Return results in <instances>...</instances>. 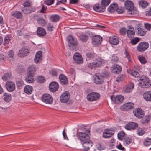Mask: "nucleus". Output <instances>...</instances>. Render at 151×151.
Instances as JSON below:
<instances>
[{"instance_id":"nucleus-1","label":"nucleus","mask_w":151,"mask_h":151,"mask_svg":"<svg viewBox=\"0 0 151 151\" xmlns=\"http://www.w3.org/2000/svg\"><path fill=\"white\" fill-rule=\"evenodd\" d=\"M77 137L81 142V143L83 142H86L87 141L90 140L89 136L86 133L83 132H77Z\"/></svg>"},{"instance_id":"nucleus-2","label":"nucleus","mask_w":151,"mask_h":151,"mask_svg":"<svg viewBox=\"0 0 151 151\" xmlns=\"http://www.w3.org/2000/svg\"><path fill=\"white\" fill-rule=\"evenodd\" d=\"M100 97V95L98 93L92 92L88 93L86 98L88 101H93L98 100Z\"/></svg>"},{"instance_id":"nucleus-3","label":"nucleus","mask_w":151,"mask_h":151,"mask_svg":"<svg viewBox=\"0 0 151 151\" xmlns=\"http://www.w3.org/2000/svg\"><path fill=\"white\" fill-rule=\"evenodd\" d=\"M41 98L43 102L47 104H51L53 102V97L49 94L45 93L43 94Z\"/></svg>"},{"instance_id":"nucleus-4","label":"nucleus","mask_w":151,"mask_h":151,"mask_svg":"<svg viewBox=\"0 0 151 151\" xmlns=\"http://www.w3.org/2000/svg\"><path fill=\"white\" fill-rule=\"evenodd\" d=\"M149 45L146 42H142L139 43L137 47V49L139 52H143L149 47Z\"/></svg>"},{"instance_id":"nucleus-5","label":"nucleus","mask_w":151,"mask_h":151,"mask_svg":"<svg viewBox=\"0 0 151 151\" xmlns=\"http://www.w3.org/2000/svg\"><path fill=\"white\" fill-rule=\"evenodd\" d=\"M134 115L137 118L141 119L145 116L144 111L140 108H135L133 111Z\"/></svg>"},{"instance_id":"nucleus-6","label":"nucleus","mask_w":151,"mask_h":151,"mask_svg":"<svg viewBox=\"0 0 151 151\" xmlns=\"http://www.w3.org/2000/svg\"><path fill=\"white\" fill-rule=\"evenodd\" d=\"M70 93L68 91L63 92L61 95L60 99V101L62 103L67 102L70 97Z\"/></svg>"},{"instance_id":"nucleus-7","label":"nucleus","mask_w":151,"mask_h":151,"mask_svg":"<svg viewBox=\"0 0 151 151\" xmlns=\"http://www.w3.org/2000/svg\"><path fill=\"white\" fill-rule=\"evenodd\" d=\"M134 107L133 103L129 102L126 103L123 105L121 107V109L123 111H129L132 109Z\"/></svg>"},{"instance_id":"nucleus-8","label":"nucleus","mask_w":151,"mask_h":151,"mask_svg":"<svg viewBox=\"0 0 151 151\" xmlns=\"http://www.w3.org/2000/svg\"><path fill=\"white\" fill-rule=\"evenodd\" d=\"M5 86L8 92H13L15 89V84L12 81H7L5 83Z\"/></svg>"},{"instance_id":"nucleus-9","label":"nucleus","mask_w":151,"mask_h":151,"mask_svg":"<svg viewBox=\"0 0 151 151\" xmlns=\"http://www.w3.org/2000/svg\"><path fill=\"white\" fill-rule=\"evenodd\" d=\"M73 59L75 63L78 64H81L83 62L81 55L79 53H75L73 56Z\"/></svg>"},{"instance_id":"nucleus-10","label":"nucleus","mask_w":151,"mask_h":151,"mask_svg":"<svg viewBox=\"0 0 151 151\" xmlns=\"http://www.w3.org/2000/svg\"><path fill=\"white\" fill-rule=\"evenodd\" d=\"M137 123L133 122H129L124 126L125 128L128 130H134L138 127Z\"/></svg>"},{"instance_id":"nucleus-11","label":"nucleus","mask_w":151,"mask_h":151,"mask_svg":"<svg viewBox=\"0 0 151 151\" xmlns=\"http://www.w3.org/2000/svg\"><path fill=\"white\" fill-rule=\"evenodd\" d=\"M111 99L115 103L119 104L123 102L124 99V97L121 95H117L115 96L114 95L111 96Z\"/></svg>"},{"instance_id":"nucleus-12","label":"nucleus","mask_w":151,"mask_h":151,"mask_svg":"<svg viewBox=\"0 0 151 151\" xmlns=\"http://www.w3.org/2000/svg\"><path fill=\"white\" fill-rule=\"evenodd\" d=\"M49 87L50 91L55 92L58 90L59 88V85L56 82L53 81L49 84Z\"/></svg>"},{"instance_id":"nucleus-13","label":"nucleus","mask_w":151,"mask_h":151,"mask_svg":"<svg viewBox=\"0 0 151 151\" xmlns=\"http://www.w3.org/2000/svg\"><path fill=\"white\" fill-rule=\"evenodd\" d=\"M29 51L28 47H23L19 50L18 55L20 56H26L29 53Z\"/></svg>"},{"instance_id":"nucleus-14","label":"nucleus","mask_w":151,"mask_h":151,"mask_svg":"<svg viewBox=\"0 0 151 151\" xmlns=\"http://www.w3.org/2000/svg\"><path fill=\"white\" fill-rule=\"evenodd\" d=\"M104 76L101 75H96L94 79V83L97 84H100L104 82Z\"/></svg>"},{"instance_id":"nucleus-15","label":"nucleus","mask_w":151,"mask_h":151,"mask_svg":"<svg viewBox=\"0 0 151 151\" xmlns=\"http://www.w3.org/2000/svg\"><path fill=\"white\" fill-rule=\"evenodd\" d=\"M111 70L113 73L118 74L121 72L122 67L119 65L116 64L112 66Z\"/></svg>"},{"instance_id":"nucleus-16","label":"nucleus","mask_w":151,"mask_h":151,"mask_svg":"<svg viewBox=\"0 0 151 151\" xmlns=\"http://www.w3.org/2000/svg\"><path fill=\"white\" fill-rule=\"evenodd\" d=\"M102 38L99 35L93 36L92 38V42L93 44L96 45L100 44Z\"/></svg>"},{"instance_id":"nucleus-17","label":"nucleus","mask_w":151,"mask_h":151,"mask_svg":"<svg viewBox=\"0 0 151 151\" xmlns=\"http://www.w3.org/2000/svg\"><path fill=\"white\" fill-rule=\"evenodd\" d=\"M93 10L98 12H101L105 11V9L99 3H96L93 6Z\"/></svg>"},{"instance_id":"nucleus-18","label":"nucleus","mask_w":151,"mask_h":151,"mask_svg":"<svg viewBox=\"0 0 151 151\" xmlns=\"http://www.w3.org/2000/svg\"><path fill=\"white\" fill-rule=\"evenodd\" d=\"M67 39L68 42L70 44V46L76 47L77 44L78 42L75 40L72 36L69 35L67 37Z\"/></svg>"},{"instance_id":"nucleus-19","label":"nucleus","mask_w":151,"mask_h":151,"mask_svg":"<svg viewBox=\"0 0 151 151\" xmlns=\"http://www.w3.org/2000/svg\"><path fill=\"white\" fill-rule=\"evenodd\" d=\"M83 150L85 151H88L89 150L90 147L92 146L93 143L90 140L86 142L82 143Z\"/></svg>"},{"instance_id":"nucleus-20","label":"nucleus","mask_w":151,"mask_h":151,"mask_svg":"<svg viewBox=\"0 0 151 151\" xmlns=\"http://www.w3.org/2000/svg\"><path fill=\"white\" fill-rule=\"evenodd\" d=\"M59 78L60 83L63 85H67L68 83V79L66 76L63 74H61Z\"/></svg>"},{"instance_id":"nucleus-21","label":"nucleus","mask_w":151,"mask_h":151,"mask_svg":"<svg viewBox=\"0 0 151 151\" xmlns=\"http://www.w3.org/2000/svg\"><path fill=\"white\" fill-rule=\"evenodd\" d=\"M36 32L38 36L41 37H44L46 35L45 30L41 27H39L37 28Z\"/></svg>"},{"instance_id":"nucleus-22","label":"nucleus","mask_w":151,"mask_h":151,"mask_svg":"<svg viewBox=\"0 0 151 151\" xmlns=\"http://www.w3.org/2000/svg\"><path fill=\"white\" fill-rule=\"evenodd\" d=\"M109 41L111 44L114 45H117L119 42V40L118 37L115 36H110Z\"/></svg>"},{"instance_id":"nucleus-23","label":"nucleus","mask_w":151,"mask_h":151,"mask_svg":"<svg viewBox=\"0 0 151 151\" xmlns=\"http://www.w3.org/2000/svg\"><path fill=\"white\" fill-rule=\"evenodd\" d=\"M36 8L35 7L30 6L28 7L27 8H25L22 9V11L25 14H29L33 12H35Z\"/></svg>"},{"instance_id":"nucleus-24","label":"nucleus","mask_w":151,"mask_h":151,"mask_svg":"<svg viewBox=\"0 0 151 151\" xmlns=\"http://www.w3.org/2000/svg\"><path fill=\"white\" fill-rule=\"evenodd\" d=\"M143 98L146 101L151 102V90L145 92L143 94Z\"/></svg>"},{"instance_id":"nucleus-25","label":"nucleus","mask_w":151,"mask_h":151,"mask_svg":"<svg viewBox=\"0 0 151 151\" xmlns=\"http://www.w3.org/2000/svg\"><path fill=\"white\" fill-rule=\"evenodd\" d=\"M130 27L129 28L131 29H128L127 30V36L130 38H133L135 35V32L133 27H132L131 26H130Z\"/></svg>"},{"instance_id":"nucleus-26","label":"nucleus","mask_w":151,"mask_h":151,"mask_svg":"<svg viewBox=\"0 0 151 151\" xmlns=\"http://www.w3.org/2000/svg\"><path fill=\"white\" fill-rule=\"evenodd\" d=\"M124 5L126 8L129 11L131 9H133L134 8V5L133 2L129 0H127L125 1Z\"/></svg>"},{"instance_id":"nucleus-27","label":"nucleus","mask_w":151,"mask_h":151,"mask_svg":"<svg viewBox=\"0 0 151 151\" xmlns=\"http://www.w3.org/2000/svg\"><path fill=\"white\" fill-rule=\"evenodd\" d=\"M134 87L133 83L132 82H129L128 85L124 88V91L125 93H129L132 91Z\"/></svg>"},{"instance_id":"nucleus-28","label":"nucleus","mask_w":151,"mask_h":151,"mask_svg":"<svg viewBox=\"0 0 151 151\" xmlns=\"http://www.w3.org/2000/svg\"><path fill=\"white\" fill-rule=\"evenodd\" d=\"M2 98L4 101L6 103L10 102L12 99L11 95L6 92L4 93Z\"/></svg>"},{"instance_id":"nucleus-29","label":"nucleus","mask_w":151,"mask_h":151,"mask_svg":"<svg viewBox=\"0 0 151 151\" xmlns=\"http://www.w3.org/2000/svg\"><path fill=\"white\" fill-rule=\"evenodd\" d=\"M36 69L34 65L29 66L28 68L27 74L34 75L36 73Z\"/></svg>"},{"instance_id":"nucleus-30","label":"nucleus","mask_w":151,"mask_h":151,"mask_svg":"<svg viewBox=\"0 0 151 151\" xmlns=\"http://www.w3.org/2000/svg\"><path fill=\"white\" fill-rule=\"evenodd\" d=\"M12 16L17 19H21L22 17V14L21 12L19 11L12 12L11 13Z\"/></svg>"},{"instance_id":"nucleus-31","label":"nucleus","mask_w":151,"mask_h":151,"mask_svg":"<svg viewBox=\"0 0 151 151\" xmlns=\"http://www.w3.org/2000/svg\"><path fill=\"white\" fill-rule=\"evenodd\" d=\"M33 90V88L30 85H27L24 88L25 93L28 95L31 94Z\"/></svg>"},{"instance_id":"nucleus-32","label":"nucleus","mask_w":151,"mask_h":151,"mask_svg":"<svg viewBox=\"0 0 151 151\" xmlns=\"http://www.w3.org/2000/svg\"><path fill=\"white\" fill-rule=\"evenodd\" d=\"M103 137L104 138H107L111 137L113 135V133H111L108 129H106L104 130L103 134Z\"/></svg>"},{"instance_id":"nucleus-33","label":"nucleus","mask_w":151,"mask_h":151,"mask_svg":"<svg viewBox=\"0 0 151 151\" xmlns=\"http://www.w3.org/2000/svg\"><path fill=\"white\" fill-rule=\"evenodd\" d=\"M103 63L104 60L101 59L96 60L93 62L95 68L101 66Z\"/></svg>"},{"instance_id":"nucleus-34","label":"nucleus","mask_w":151,"mask_h":151,"mask_svg":"<svg viewBox=\"0 0 151 151\" xmlns=\"http://www.w3.org/2000/svg\"><path fill=\"white\" fill-rule=\"evenodd\" d=\"M103 63L104 60L101 59L96 60L93 62L95 68L101 66Z\"/></svg>"},{"instance_id":"nucleus-35","label":"nucleus","mask_w":151,"mask_h":151,"mask_svg":"<svg viewBox=\"0 0 151 151\" xmlns=\"http://www.w3.org/2000/svg\"><path fill=\"white\" fill-rule=\"evenodd\" d=\"M34 75L27 74V76L25 77V80L26 82L29 83H33L35 81L34 78Z\"/></svg>"},{"instance_id":"nucleus-36","label":"nucleus","mask_w":151,"mask_h":151,"mask_svg":"<svg viewBox=\"0 0 151 151\" xmlns=\"http://www.w3.org/2000/svg\"><path fill=\"white\" fill-rule=\"evenodd\" d=\"M12 36L10 35H6L4 37L3 45L4 46H7L10 42Z\"/></svg>"},{"instance_id":"nucleus-37","label":"nucleus","mask_w":151,"mask_h":151,"mask_svg":"<svg viewBox=\"0 0 151 151\" xmlns=\"http://www.w3.org/2000/svg\"><path fill=\"white\" fill-rule=\"evenodd\" d=\"M86 57L89 60H93L95 58L96 54L93 52H88L86 54Z\"/></svg>"},{"instance_id":"nucleus-38","label":"nucleus","mask_w":151,"mask_h":151,"mask_svg":"<svg viewBox=\"0 0 151 151\" xmlns=\"http://www.w3.org/2000/svg\"><path fill=\"white\" fill-rule=\"evenodd\" d=\"M139 79L138 80V81L139 82V85L142 87V86L144 85V82H145V81L147 82V79L148 78L145 76L142 75L139 77Z\"/></svg>"},{"instance_id":"nucleus-39","label":"nucleus","mask_w":151,"mask_h":151,"mask_svg":"<svg viewBox=\"0 0 151 151\" xmlns=\"http://www.w3.org/2000/svg\"><path fill=\"white\" fill-rule=\"evenodd\" d=\"M136 28L137 30V33L138 35L143 36L146 34V32L143 29L140 28L139 26H137Z\"/></svg>"},{"instance_id":"nucleus-40","label":"nucleus","mask_w":151,"mask_h":151,"mask_svg":"<svg viewBox=\"0 0 151 151\" xmlns=\"http://www.w3.org/2000/svg\"><path fill=\"white\" fill-rule=\"evenodd\" d=\"M60 18V16L57 15H52L50 17V21L53 22H57L58 21Z\"/></svg>"},{"instance_id":"nucleus-41","label":"nucleus","mask_w":151,"mask_h":151,"mask_svg":"<svg viewBox=\"0 0 151 151\" xmlns=\"http://www.w3.org/2000/svg\"><path fill=\"white\" fill-rule=\"evenodd\" d=\"M37 23L40 26L44 27L46 25L47 22L42 17H41L37 21Z\"/></svg>"},{"instance_id":"nucleus-42","label":"nucleus","mask_w":151,"mask_h":151,"mask_svg":"<svg viewBox=\"0 0 151 151\" xmlns=\"http://www.w3.org/2000/svg\"><path fill=\"white\" fill-rule=\"evenodd\" d=\"M132 142V139L130 138L126 137L124 139V144L125 145H128Z\"/></svg>"},{"instance_id":"nucleus-43","label":"nucleus","mask_w":151,"mask_h":151,"mask_svg":"<svg viewBox=\"0 0 151 151\" xmlns=\"http://www.w3.org/2000/svg\"><path fill=\"white\" fill-rule=\"evenodd\" d=\"M110 2V0H102L101 2V5L103 6L105 9L106 7L109 4Z\"/></svg>"},{"instance_id":"nucleus-44","label":"nucleus","mask_w":151,"mask_h":151,"mask_svg":"<svg viewBox=\"0 0 151 151\" xmlns=\"http://www.w3.org/2000/svg\"><path fill=\"white\" fill-rule=\"evenodd\" d=\"M151 116L148 115L145 116L141 121V123L143 124L147 123L150 120Z\"/></svg>"},{"instance_id":"nucleus-45","label":"nucleus","mask_w":151,"mask_h":151,"mask_svg":"<svg viewBox=\"0 0 151 151\" xmlns=\"http://www.w3.org/2000/svg\"><path fill=\"white\" fill-rule=\"evenodd\" d=\"M125 133L123 131L119 132L117 134L118 139L120 140H122L123 138L125 136Z\"/></svg>"},{"instance_id":"nucleus-46","label":"nucleus","mask_w":151,"mask_h":151,"mask_svg":"<svg viewBox=\"0 0 151 151\" xmlns=\"http://www.w3.org/2000/svg\"><path fill=\"white\" fill-rule=\"evenodd\" d=\"M16 85H17V88L18 89H21L23 86L24 85V82L22 81H16Z\"/></svg>"},{"instance_id":"nucleus-47","label":"nucleus","mask_w":151,"mask_h":151,"mask_svg":"<svg viewBox=\"0 0 151 151\" xmlns=\"http://www.w3.org/2000/svg\"><path fill=\"white\" fill-rule=\"evenodd\" d=\"M129 71L130 72H129V70H128V73H129L131 75L135 78H138L140 76L139 73L137 71L133 70H129Z\"/></svg>"},{"instance_id":"nucleus-48","label":"nucleus","mask_w":151,"mask_h":151,"mask_svg":"<svg viewBox=\"0 0 151 151\" xmlns=\"http://www.w3.org/2000/svg\"><path fill=\"white\" fill-rule=\"evenodd\" d=\"M139 4L140 6L143 8H145L148 5V2L147 1L144 0L139 1Z\"/></svg>"},{"instance_id":"nucleus-49","label":"nucleus","mask_w":151,"mask_h":151,"mask_svg":"<svg viewBox=\"0 0 151 151\" xmlns=\"http://www.w3.org/2000/svg\"><path fill=\"white\" fill-rule=\"evenodd\" d=\"M125 75L122 74L119 75L116 79V81L118 83L120 82L123 81L125 78Z\"/></svg>"},{"instance_id":"nucleus-50","label":"nucleus","mask_w":151,"mask_h":151,"mask_svg":"<svg viewBox=\"0 0 151 151\" xmlns=\"http://www.w3.org/2000/svg\"><path fill=\"white\" fill-rule=\"evenodd\" d=\"M143 144L145 146H148L151 145V138H147L143 142Z\"/></svg>"},{"instance_id":"nucleus-51","label":"nucleus","mask_w":151,"mask_h":151,"mask_svg":"<svg viewBox=\"0 0 151 151\" xmlns=\"http://www.w3.org/2000/svg\"><path fill=\"white\" fill-rule=\"evenodd\" d=\"M93 68H95L93 62L92 63H88L86 65V69L87 70H90Z\"/></svg>"},{"instance_id":"nucleus-52","label":"nucleus","mask_w":151,"mask_h":151,"mask_svg":"<svg viewBox=\"0 0 151 151\" xmlns=\"http://www.w3.org/2000/svg\"><path fill=\"white\" fill-rule=\"evenodd\" d=\"M147 80V82L145 81L144 82V85L142 86V88H148L151 85V82L149 79L148 78Z\"/></svg>"},{"instance_id":"nucleus-53","label":"nucleus","mask_w":151,"mask_h":151,"mask_svg":"<svg viewBox=\"0 0 151 151\" xmlns=\"http://www.w3.org/2000/svg\"><path fill=\"white\" fill-rule=\"evenodd\" d=\"M37 82L40 83H43L45 81V77L41 76H38L37 78Z\"/></svg>"},{"instance_id":"nucleus-54","label":"nucleus","mask_w":151,"mask_h":151,"mask_svg":"<svg viewBox=\"0 0 151 151\" xmlns=\"http://www.w3.org/2000/svg\"><path fill=\"white\" fill-rule=\"evenodd\" d=\"M137 134L139 136H142L145 133L144 129L142 128H139L137 130Z\"/></svg>"},{"instance_id":"nucleus-55","label":"nucleus","mask_w":151,"mask_h":151,"mask_svg":"<svg viewBox=\"0 0 151 151\" xmlns=\"http://www.w3.org/2000/svg\"><path fill=\"white\" fill-rule=\"evenodd\" d=\"M138 58L140 62L142 64H145L147 62L144 56L140 55L138 56Z\"/></svg>"},{"instance_id":"nucleus-56","label":"nucleus","mask_w":151,"mask_h":151,"mask_svg":"<svg viewBox=\"0 0 151 151\" xmlns=\"http://www.w3.org/2000/svg\"><path fill=\"white\" fill-rule=\"evenodd\" d=\"M80 40L82 42H86L88 40V37L85 35H81L80 37Z\"/></svg>"},{"instance_id":"nucleus-57","label":"nucleus","mask_w":151,"mask_h":151,"mask_svg":"<svg viewBox=\"0 0 151 151\" xmlns=\"http://www.w3.org/2000/svg\"><path fill=\"white\" fill-rule=\"evenodd\" d=\"M11 77V74L6 73L4 74L2 77V79L4 81H7Z\"/></svg>"},{"instance_id":"nucleus-58","label":"nucleus","mask_w":151,"mask_h":151,"mask_svg":"<svg viewBox=\"0 0 151 151\" xmlns=\"http://www.w3.org/2000/svg\"><path fill=\"white\" fill-rule=\"evenodd\" d=\"M14 52L12 50H10L7 53V57L8 58H11V60H13V59H14ZM11 59H10V60Z\"/></svg>"},{"instance_id":"nucleus-59","label":"nucleus","mask_w":151,"mask_h":151,"mask_svg":"<svg viewBox=\"0 0 151 151\" xmlns=\"http://www.w3.org/2000/svg\"><path fill=\"white\" fill-rule=\"evenodd\" d=\"M128 12L129 14L132 15H134L138 13V11L135 9H134V8L132 9H131L130 10H129Z\"/></svg>"},{"instance_id":"nucleus-60","label":"nucleus","mask_w":151,"mask_h":151,"mask_svg":"<svg viewBox=\"0 0 151 151\" xmlns=\"http://www.w3.org/2000/svg\"><path fill=\"white\" fill-rule=\"evenodd\" d=\"M54 2V0H44V3L48 6L52 4Z\"/></svg>"},{"instance_id":"nucleus-61","label":"nucleus","mask_w":151,"mask_h":151,"mask_svg":"<svg viewBox=\"0 0 151 151\" xmlns=\"http://www.w3.org/2000/svg\"><path fill=\"white\" fill-rule=\"evenodd\" d=\"M139 40V39L138 37H136L132 40L130 41V43L133 45L136 44Z\"/></svg>"},{"instance_id":"nucleus-62","label":"nucleus","mask_w":151,"mask_h":151,"mask_svg":"<svg viewBox=\"0 0 151 151\" xmlns=\"http://www.w3.org/2000/svg\"><path fill=\"white\" fill-rule=\"evenodd\" d=\"M127 30L125 27H123L120 29L119 32L120 34L122 35H123L126 34Z\"/></svg>"},{"instance_id":"nucleus-63","label":"nucleus","mask_w":151,"mask_h":151,"mask_svg":"<svg viewBox=\"0 0 151 151\" xmlns=\"http://www.w3.org/2000/svg\"><path fill=\"white\" fill-rule=\"evenodd\" d=\"M124 54L126 57L127 58L129 62H130L131 60L130 55L126 49H125Z\"/></svg>"},{"instance_id":"nucleus-64","label":"nucleus","mask_w":151,"mask_h":151,"mask_svg":"<svg viewBox=\"0 0 151 151\" xmlns=\"http://www.w3.org/2000/svg\"><path fill=\"white\" fill-rule=\"evenodd\" d=\"M50 74L52 76H57V71L54 69H52L49 71Z\"/></svg>"}]
</instances>
